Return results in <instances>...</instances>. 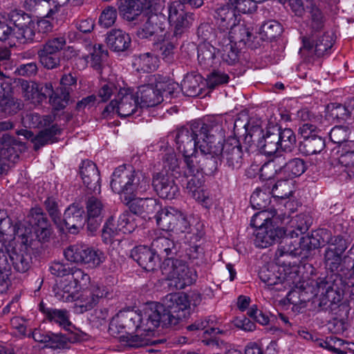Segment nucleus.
<instances>
[{
    "label": "nucleus",
    "mask_w": 354,
    "mask_h": 354,
    "mask_svg": "<svg viewBox=\"0 0 354 354\" xmlns=\"http://www.w3.org/2000/svg\"><path fill=\"white\" fill-rule=\"evenodd\" d=\"M53 122V117L50 115L41 116L35 113H30L26 115L22 118V122L25 127L30 128H39L49 125Z\"/></svg>",
    "instance_id": "nucleus-48"
},
{
    "label": "nucleus",
    "mask_w": 354,
    "mask_h": 354,
    "mask_svg": "<svg viewBox=\"0 0 354 354\" xmlns=\"http://www.w3.org/2000/svg\"><path fill=\"white\" fill-rule=\"evenodd\" d=\"M131 256L140 267L147 271L154 270L160 260L153 249L145 245L134 248L131 250Z\"/></svg>",
    "instance_id": "nucleus-25"
},
{
    "label": "nucleus",
    "mask_w": 354,
    "mask_h": 354,
    "mask_svg": "<svg viewBox=\"0 0 354 354\" xmlns=\"http://www.w3.org/2000/svg\"><path fill=\"white\" fill-rule=\"evenodd\" d=\"M284 272L285 268L283 266L272 264L263 267L259 272V277L268 286H279L276 287V290L281 291L290 286L289 276L283 273Z\"/></svg>",
    "instance_id": "nucleus-19"
},
{
    "label": "nucleus",
    "mask_w": 354,
    "mask_h": 354,
    "mask_svg": "<svg viewBox=\"0 0 354 354\" xmlns=\"http://www.w3.org/2000/svg\"><path fill=\"white\" fill-rule=\"evenodd\" d=\"M107 56V52L104 50L103 46L100 44L95 46L93 49L91 57V66L100 71L102 68V63L104 59Z\"/></svg>",
    "instance_id": "nucleus-59"
},
{
    "label": "nucleus",
    "mask_w": 354,
    "mask_h": 354,
    "mask_svg": "<svg viewBox=\"0 0 354 354\" xmlns=\"http://www.w3.org/2000/svg\"><path fill=\"white\" fill-rule=\"evenodd\" d=\"M18 142L10 137L8 134L3 136L2 140H0V173L3 170V160L10 159L15 153V147Z\"/></svg>",
    "instance_id": "nucleus-43"
},
{
    "label": "nucleus",
    "mask_w": 354,
    "mask_h": 354,
    "mask_svg": "<svg viewBox=\"0 0 354 354\" xmlns=\"http://www.w3.org/2000/svg\"><path fill=\"white\" fill-rule=\"evenodd\" d=\"M120 232L121 231L118 223L116 224L113 217L109 218L104 223L102 229V238L103 242L106 244L111 243Z\"/></svg>",
    "instance_id": "nucleus-51"
},
{
    "label": "nucleus",
    "mask_w": 354,
    "mask_h": 354,
    "mask_svg": "<svg viewBox=\"0 0 354 354\" xmlns=\"http://www.w3.org/2000/svg\"><path fill=\"white\" fill-rule=\"evenodd\" d=\"M127 205L133 214L140 215L145 219L147 218H151L150 215L155 212L158 214L162 206L157 199L152 198H140L133 197Z\"/></svg>",
    "instance_id": "nucleus-26"
},
{
    "label": "nucleus",
    "mask_w": 354,
    "mask_h": 354,
    "mask_svg": "<svg viewBox=\"0 0 354 354\" xmlns=\"http://www.w3.org/2000/svg\"><path fill=\"white\" fill-rule=\"evenodd\" d=\"M147 322L142 324V328L134 329L133 332H126L120 337V341L126 346L130 347H140L153 343L151 337L155 328L147 330Z\"/></svg>",
    "instance_id": "nucleus-24"
},
{
    "label": "nucleus",
    "mask_w": 354,
    "mask_h": 354,
    "mask_svg": "<svg viewBox=\"0 0 354 354\" xmlns=\"http://www.w3.org/2000/svg\"><path fill=\"white\" fill-rule=\"evenodd\" d=\"M280 148L283 151H292L296 145V136L290 129H284L277 132Z\"/></svg>",
    "instance_id": "nucleus-52"
},
{
    "label": "nucleus",
    "mask_w": 354,
    "mask_h": 354,
    "mask_svg": "<svg viewBox=\"0 0 354 354\" xmlns=\"http://www.w3.org/2000/svg\"><path fill=\"white\" fill-rule=\"evenodd\" d=\"M91 283L90 276L83 270L75 268L68 274L61 282L62 292H57L56 297L65 302H71V299L83 288Z\"/></svg>",
    "instance_id": "nucleus-15"
},
{
    "label": "nucleus",
    "mask_w": 354,
    "mask_h": 354,
    "mask_svg": "<svg viewBox=\"0 0 354 354\" xmlns=\"http://www.w3.org/2000/svg\"><path fill=\"white\" fill-rule=\"evenodd\" d=\"M103 211V205L100 200L91 197L86 203L88 228L90 231H95L99 226Z\"/></svg>",
    "instance_id": "nucleus-32"
},
{
    "label": "nucleus",
    "mask_w": 354,
    "mask_h": 354,
    "mask_svg": "<svg viewBox=\"0 0 354 354\" xmlns=\"http://www.w3.org/2000/svg\"><path fill=\"white\" fill-rule=\"evenodd\" d=\"M225 32H227L228 38L225 39L226 42L233 44L234 45L241 44H245L250 39L251 31L244 24L239 22L233 27L230 28Z\"/></svg>",
    "instance_id": "nucleus-34"
},
{
    "label": "nucleus",
    "mask_w": 354,
    "mask_h": 354,
    "mask_svg": "<svg viewBox=\"0 0 354 354\" xmlns=\"http://www.w3.org/2000/svg\"><path fill=\"white\" fill-rule=\"evenodd\" d=\"M84 0H26V5L29 10H32L36 5L44 3L48 7L47 18L58 19L64 14V6L66 4L79 6Z\"/></svg>",
    "instance_id": "nucleus-20"
},
{
    "label": "nucleus",
    "mask_w": 354,
    "mask_h": 354,
    "mask_svg": "<svg viewBox=\"0 0 354 354\" xmlns=\"http://www.w3.org/2000/svg\"><path fill=\"white\" fill-rule=\"evenodd\" d=\"M64 56L67 59H74L75 64L78 67L84 68L88 63L89 57L80 51L75 50L73 47L69 46L64 52Z\"/></svg>",
    "instance_id": "nucleus-58"
},
{
    "label": "nucleus",
    "mask_w": 354,
    "mask_h": 354,
    "mask_svg": "<svg viewBox=\"0 0 354 354\" xmlns=\"http://www.w3.org/2000/svg\"><path fill=\"white\" fill-rule=\"evenodd\" d=\"M147 317L143 313V306L138 310H122L120 311L110 323L109 330L114 333L118 331L119 333L122 329L126 332H133L134 329L142 328V324H146Z\"/></svg>",
    "instance_id": "nucleus-16"
},
{
    "label": "nucleus",
    "mask_w": 354,
    "mask_h": 354,
    "mask_svg": "<svg viewBox=\"0 0 354 354\" xmlns=\"http://www.w3.org/2000/svg\"><path fill=\"white\" fill-rule=\"evenodd\" d=\"M184 174L188 178L186 188L189 194L203 207H210L212 201L205 187V176L202 168L190 173L184 171Z\"/></svg>",
    "instance_id": "nucleus-18"
},
{
    "label": "nucleus",
    "mask_w": 354,
    "mask_h": 354,
    "mask_svg": "<svg viewBox=\"0 0 354 354\" xmlns=\"http://www.w3.org/2000/svg\"><path fill=\"white\" fill-rule=\"evenodd\" d=\"M310 26L314 30H319L324 26V16L321 10L315 5H312L309 10Z\"/></svg>",
    "instance_id": "nucleus-64"
},
{
    "label": "nucleus",
    "mask_w": 354,
    "mask_h": 354,
    "mask_svg": "<svg viewBox=\"0 0 354 354\" xmlns=\"http://www.w3.org/2000/svg\"><path fill=\"white\" fill-rule=\"evenodd\" d=\"M201 153L212 158L225 159L230 165L234 166L241 158L242 151L239 140L235 137L228 138L224 144L221 138L209 134L206 145H201Z\"/></svg>",
    "instance_id": "nucleus-6"
},
{
    "label": "nucleus",
    "mask_w": 354,
    "mask_h": 354,
    "mask_svg": "<svg viewBox=\"0 0 354 354\" xmlns=\"http://www.w3.org/2000/svg\"><path fill=\"white\" fill-rule=\"evenodd\" d=\"M88 248V245L84 244L73 245L64 250V254L67 261L85 266Z\"/></svg>",
    "instance_id": "nucleus-37"
},
{
    "label": "nucleus",
    "mask_w": 354,
    "mask_h": 354,
    "mask_svg": "<svg viewBox=\"0 0 354 354\" xmlns=\"http://www.w3.org/2000/svg\"><path fill=\"white\" fill-rule=\"evenodd\" d=\"M160 268L162 274L169 281V285L176 289H183L196 280V271L183 260L167 258Z\"/></svg>",
    "instance_id": "nucleus-8"
},
{
    "label": "nucleus",
    "mask_w": 354,
    "mask_h": 354,
    "mask_svg": "<svg viewBox=\"0 0 354 354\" xmlns=\"http://www.w3.org/2000/svg\"><path fill=\"white\" fill-rule=\"evenodd\" d=\"M155 47L160 51L164 60L168 62L172 61L175 45L167 36V33L160 35V38H157V41L155 42Z\"/></svg>",
    "instance_id": "nucleus-42"
},
{
    "label": "nucleus",
    "mask_w": 354,
    "mask_h": 354,
    "mask_svg": "<svg viewBox=\"0 0 354 354\" xmlns=\"http://www.w3.org/2000/svg\"><path fill=\"white\" fill-rule=\"evenodd\" d=\"M285 166V158L276 156L264 163L259 169L260 178L263 180L282 178V169Z\"/></svg>",
    "instance_id": "nucleus-29"
},
{
    "label": "nucleus",
    "mask_w": 354,
    "mask_h": 354,
    "mask_svg": "<svg viewBox=\"0 0 354 354\" xmlns=\"http://www.w3.org/2000/svg\"><path fill=\"white\" fill-rule=\"evenodd\" d=\"M156 254L159 256L167 257L174 250V243L172 240L161 236L154 239L151 243Z\"/></svg>",
    "instance_id": "nucleus-46"
},
{
    "label": "nucleus",
    "mask_w": 354,
    "mask_h": 354,
    "mask_svg": "<svg viewBox=\"0 0 354 354\" xmlns=\"http://www.w3.org/2000/svg\"><path fill=\"white\" fill-rule=\"evenodd\" d=\"M202 76L196 73H188L181 82L183 92L187 96H196L201 90Z\"/></svg>",
    "instance_id": "nucleus-38"
},
{
    "label": "nucleus",
    "mask_w": 354,
    "mask_h": 354,
    "mask_svg": "<svg viewBox=\"0 0 354 354\" xmlns=\"http://www.w3.org/2000/svg\"><path fill=\"white\" fill-rule=\"evenodd\" d=\"M308 229L307 216L305 214H299L291 218L286 230L277 226L276 224L258 227L255 232L254 244L258 248H266L283 236L291 239L298 237Z\"/></svg>",
    "instance_id": "nucleus-4"
},
{
    "label": "nucleus",
    "mask_w": 354,
    "mask_h": 354,
    "mask_svg": "<svg viewBox=\"0 0 354 354\" xmlns=\"http://www.w3.org/2000/svg\"><path fill=\"white\" fill-rule=\"evenodd\" d=\"M208 125L201 122H194L189 128H182L176 131L175 142L176 149L184 160L185 170L194 172L201 168L197 149L207 143L209 136Z\"/></svg>",
    "instance_id": "nucleus-3"
},
{
    "label": "nucleus",
    "mask_w": 354,
    "mask_h": 354,
    "mask_svg": "<svg viewBox=\"0 0 354 354\" xmlns=\"http://www.w3.org/2000/svg\"><path fill=\"white\" fill-rule=\"evenodd\" d=\"M86 259L85 266L87 268H96L106 261V256L102 250L97 248L89 246Z\"/></svg>",
    "instance_id": "nucleus-50"
},
{
    "label": "nucleus",
    "mask_w": 354,
    "mask_h": 354,
    "mask_svg": "<svg viewBox=\"0 0 354 354\" xmlns=\"http://www.w3.org/2000/svg\"><path fill=\"white\" fill-rule=\"evenodd\" d=\"M134 215L129 212H124L120 216L118 225L121 232L124 234L131 233L136 229L137 224L135 222Z\"/></svg>",
    "instance_id": "nucleus-55"
},
{
    "label": "nucleus",
    "mask_w": 354,
    "mask_h": 354,
    "mask_svg": "<svg viewBox=\"0 0 354 354\" xmlns=\"http://www.w3.org/2000/svg\"><path fill=\"white\" fill-rule=\"evenodd\" d=\"M153 186L158 195L162 198L173 199L179 193L174 179L164 171L157 173L153 178Z\"/></svg>",
    "instance_id": "nucleus-22"
},
{
    "label": "nucleus",
    "mask_w": 354,
    "mask_h": 354,
    "mask_svg": "<svg viewBox=\"0 0 354 354\" xmlns=\"http://www.w3.org/2000/svg\"><path fill=\"white\" fill-rule=\"evenodd\" d=\"M24 20V17L21 16L15 22L10 21L8 24L0 21V40H8L10 46H15L16 41L24 42L32 40L35 24L30 19L26 22L22 21Z\"/></svg>",
    "instance_id": "nucleus-11"
},
{
    "label": "nucleus",
    "mask_w": 354,
    "mask_h": 354,
    "mask_svg": "<svg viewBox=\"0 0 354 354\" xmlns=\"http://www.w3.org/2000/svg\"><path fill=\"white\" fill-rule=\"evenodd\" d=\"M277 132H279L277 122L270 121L267 127L266 133L261 127H254L250 130V134L254 140H257L258 146L262 151L268 156H271L275 153L280 147Z\"/></svg>",
    "instance_id": "nucleus-17"
},
{
    "label": "nucleus",
    "mask_w": 354,
    "mask_h": 354,
    "mask_svg": "<svg viewBox=\"0 0 354 354\" xmlns=\"http://www.w3.org/2000/svg\"><path fill=\"white\" fill-rule=\"evenodd\" d=\"M80 175L84 183L94 192H100V174L94 162L91 160H84L80 167Z\"/></svg>",
    "instance_id": "nucleus-31"
},
{
    "label": "nucleus",
    "mask_w": 354,
    "mask_h": 354,
    "mask_svg": "<svg viewBox=\"0 0 354 354\" xmlns=\"http://www.w3.org/2000/svg\"><path fill=\"white\" fill-rule=\"evenodd\" d=\"M116 19V9L113 7L108 6L102 10L99 17V23L102 26L109 28L115 24Z\"/></svg>",
    "instance_id": "nucleus-60"
},
{
    "label": "nucleus",
    "mask_w": 354,
    "mask_h": 354,
    "mask_svg": "<svg viewBox=\"0 0 354 354\" xmlns=\"http://www.w3.org/2000/svg\"><path fill=\"white\" fill-rule=\"evenodd\" d=\"M261 211H259L254 214L251 218L250 224L252 227H260L261 226H269L270 225L274 224V216L276 215L275 211H268L261 209Z\"/></svg>",
    "instance_id": "nucleus-45"
},
{
    "label": "nucleus",
    "mask_w": 354,
    "mask_h": 354,
    "mask_svg": "<svg viewBox=\"0 0 354 354\" xmlns=\"http://www.w3.org/2000/svg\"><path fill=\"white\" fill-rule=\"evenodd\" d=\"M120 89L115 97L104 109L103 115L108 117L116 113L120 118L129 117L141 109L139 101L129 88L119 85Z\"/></svg>",
    "instance_id": "nucleus-10"
},
{
    "label": "nucleus",
    "mask_w": 354,
    "mask_h": 354,
    "mask_svg": "<svg viewBox=\"0 0 354 354\" xmlns=\"http://www.w3.org/2000/svg\"><path fill=\"white\" fill-rule=\"evenodd\" d=\"M34 234L40 241H46L50 234V228L40 207L32 208L25 223L18 226L15 239L21 242L20 245H15L8 250L9 259L19 272H26L30 267L28 245Z\"/></svg>",
    "instance_id": "nucleus-1"
},
{
    "label": "nucleus",
    "mask_w": 354,
    "mask_h": 354,
    "mask_svg": "<svg viewBox=\"0 0 354 354\" xmlns=\"http://www.w3.org/2000/svg\"><path fill=\"white\" fill-rule=\"evenodd\" d=\"M119 85L121 84L118 83L116 85L111 81L104 83L98 91V97L103 102L107 101L114 93L118 92Z\"/></svg>",
    "instance_id": "nucleus-63"
},
{
    "label": "nucleus",
    "mask_w": 354,
    "mask_h": 354,
    "mask_svg": "<svg viewBox=\"0 0 354 354\" xmlns=\"http://www.w3.org/2000/svg\"><path fill=\"white\" fill-rule=\"evenodd\" d=\"M277 182L270 187L271 195L274 198H286L293 192L294 185L292 180L288 178L276 179Z\"/></svg>",
    "instance_id": "nucleus-40"
},
{
    "label": "nucleus",
    "mask_w": 354,
    "mask_h": 354,
    "mask_svg": "<svg viewBox=\"0 0 354 354\" xmlns=\"http://www.w3.org/2000/svg\"><path fill=\"white\" fill-rule=\"evenodd\" d=\"M118 10L124 19L131 21L141 14L142 5L140 0H120Z\"/></svg>",
    "instance_id": "nucleus-36"
},
{
    "label": "nucleus",
    "mask_w": 354,
    "mask_h": 354,
    "mask_svg": "<svg viewBox=\"0 0 354 354\" xmlns=\"http://www.w3.org/2000/svg\"><path fill=\"white\" fill-rule=\"evenodd\" d=\"M141 176L131 167L120 166L112 175L111 187L120 195L121 201L129 204L138 192L145 191L149 187L147 178Z\"/></svg>",
    "instance_id": "nucleus-5"
},
{
    "label": "nucleus",
    "mask_w": 354,
    "mask_h": 354,
    "mask_svg": "<svg viewBox=\"0 0 354 354\" xmlns=\"http://www.w3.org/2000/svg\"><path fill=\"white\" fill-rule=\"evenodd\" d=\"M348 133L349 130L347 127L336 126L330 130L329 136L333 142L341 145L346 141Z\"/></svg>",
    "instance_id": "nucleus-61"
},
{
    "label": "nucleus",
    "mask_w": 354,
    "mask_h": 354,
    "mask_svg": "<svg viewBox=\"0 0 354 354\" xmlns=\"http://www.w3.org/2000/svg\"><path fill=\"white\" fill-rule=\"evenodd\" d=\"M333 46L332 36L328 33L317 36L312 43L308 41H304V46L301 50H306L308 55L315 54L317 57L323 56Z\"/></svg>",
    "instance_id": "nucleus-27"
},
{
    "label": "nucleus",
    "mask_w": 354,
    "mask_h": 354,
    "mask_svg": "<svg viewBox=\"0 0 354 354\" xmlns=\"http://www.w3.org/2000/svg\"><path fill=\"white\" fill-rule=\"evenodd\" d=\"M106 41L113 51L123 52L130 47L131 39L129 35L122 30L113 29L107 33Z\"/></svg>",
    "instance_id": "nucleus-30"
},
{
    "label": "nucleus",
    "mask_w": 354,
    "mask_h": 354,
    "mask_svg": "<svg viewBox=\"0 0 354 354\" xmlns=\"http://www.w3.org/2000/svg\"><path fill=\"white\" fill-rule=\"evenodd\" d=\"M270 186L264 190L257 188L250 197V203L254 208L261 209L270 203Z\"/></svg>",
    "instance_id": "nucleus-44"
},
{
    "label": "nucleus",
    "mask_w": 354,
    "mask_h": 354,
    "mask_svg": "<svg viewBox=\"0 0 354 354\" xmlns=\"http://www.w3.org/2000/svg\"><path fill=\"white\" fill-rule=\"evenodd\" d=\"M189 301L183 293L167 295L162 303L148 302L143 306V313L147 317V330L156 328L160 322L176 325L189 314Z\"/></svg>",
    "instance_id": "nucleus-2"
},
{
    "label": "nucleus",
    "mask_w": 354,
    "mask_h": 354,
    "mask_svg": "<svg viewBox=\"0 0 354 354\" xmlns=\"http://www.w3.org/2000/svg\"><path fill=\"white\" fill-rule=\"evenodd\" d=\"M39 59L41 64L48 69H53L57 67L59 63V57L58 54L46 51L42 48L39 53Z\"/></svg>",
    "instance_id": "nucleus-57"
},
{
    "label": "nucleus",
    "mask_w": 354,
    "mask_h": 354,
    "mask_svg": "<svg viewBox=\"0 0 354 354\" xmlns=\"http://www.w3.org/2000/svg\"><path fill=\"white\" fill-rule=\"evenodd\" d=\"M48 318L51 322L58 324L67 331L73 332L74 328L69 321V317L66 310L52 309L48 312Z\"/></svg>",
    "instance_id": "nucleus-47"
},
{
    "label": "nucleus",
    "mask_w": 354,
    "mask_h": 354,
    "mask_svg": "<svg viewBox=\"0 0 354 354\" xmlns=\"http://www.w3.org/2000/svg\"><path fill=\"white\" fill-rule=\"evenodd\" d=\"M21 88L24 92V96L36 104L41 102L47 96L50 97V102L56 110L64 109L69 100V91L64 88L61 90V95L53 91L51 83L39 85L36 82L21 81Z\"/></svg>",
    "instance_id": "nucleus-7"
},
{
    "label": "nucleus",
    "mask_w": 354,
    "mask_h": 354,
    "mask_svg": "<svg viewBox=\"0 0 354 354\" xmlns=\"http://www.w3.org/2000/svg\"><path fill=\"white\" fill-rule=\"evenodd\" d=\"M159 59L151 53H145L136 57L133 66L138 71L151 72L158 66Z\"/></svg>",
    "instance_id": "nucleus-39"
},
{
    "label": "nucleus",
    "mask_w": 354,
    "mask_h": 354,
    "mask_svg": "<svg viewBox=\"0 0 354 354\" xmlns=\"http://www.w3.org/2000/svg\"><path fill=\"white\" fill-rule=\"evenodd\" d=\"M187 3L192 7L198 8L203 3V0H178L171 2L168 7V21L174 28L175 35H180L185 32L194 21L192 13L184 10V4Z\"/></svg>",
    "instance_id": "nucleus-9"
},
{
    "label": "nucleus",
    "mask_w": 354,
    "mask_h": 354,
    "mask_svg": "<svg viewBox=\"0 0 354 354\" xmlns=\"http://www.w3.org/2000/svg\"><path fill=\"white\" fill-rule=\"evenodd\" d=\"M325 147L324 140L319 136L305 139L303 152L308 156L320 153Z\"/></svg>",
    "instance_id": "nucleus-53"
},
{
    "label": "nucleus",
    "mask_w": 354,
    "mask_h": 354,
    "mask_svg": "<svg viewBox=\"0 0 354 354\" xmlns=\"http://www.w3.org/2000/svg\"><path fill=\"white\" fill-rule=\"evenodd\" d=\"M82 290L71 301L74 303V312L78 314L93 309L100 298L107 297L109 295L106 287L95 281H91V283Z\"/></svg>",
    "instance_id": "nucleus-12"
},
{
    "label": "nucleus",
    "mask_w": 354,
    "mask_h": 354,
    "mask_svg": "<svg viewBox=\"0 0 354 354\" xmlns=\"http://www.w3.org/2000/svg\"><path fill=\"white\" fill-rule=\"evenodd\" d=\"M167 82L156 75L148 76V84L138 88L136 97L140 99V108L154 106L162 100V91L165 90Z\"/></svg>",
    "instance_id": "nucleus-14"
},
{
    "label": "nucleus",
    "mask_w": 354,
    "mask_h": 354,
    "mask_svg": "<svg viewBox=\"0 0 354 354\" xmlns=\"http://www.w3.org/2000/svg\"><path fill=\"white\" fill-rule=\"evenodd\" d=\"M306 169V165L304 160L301 158H293L286 162L282 169L283 178H288L291 180L301 176Z\"/></svg>",
    "instance_id": "nucleus-41"
},
{
    "label": "nucleus",
    "mask_w": 354,
    "mask_h": 354,
    "mask_svg": "<svg viewBox=\"0 0 354 354\" xmlns=\"http://www.w3.org/2000/svg\"><path fill=\"white\" fill-rule=\"evenodd\" d=\"M10 275V266L8 263L5 253L0 248V292L6 291L8 288Z\"/></svg>",
    "instance_id": "nucleus-49"
},
{
    "label": "nucleus",
    "mask_w": 354,
    "mask_h": 354,
    "mask_svg": "<svg viewBox=\"0 0 354 354\" xmlns=\"http://www.w3.org/2000/svg\"><path fill=\"white\" fill-rule=\"evenodd\" d=\"M344 105L331 103L326 106V117L330 119L346 120L349 115L348 109Z\"/></svg>",
    "instance_id": "nucleus-56"
},
{
    "label": "nucleus",
    "mask_w": 354,
    "mask_h": 354,
    "mask_svg": "<svg viewBox=\"0 0 354 354\" xmlns=\"http://www.w3.org/2000/svg\"><path fill=\"white\" fill-rule=\"evenodd\" d=\"M84 211L77 205H72L69 206L64 212V221L62 223H56L61 230H68L72 234L77 233L80 229L84 225L83 217Z\"/></svg>",
    "instance_id": "nucleus-21"
},
{
    "label": "nucleus",
    "mask_w": 354,
    "mask_h": 354,
    "mask_svg": "<svg viewBox=\"0 0 354 354\" xmlns=\"http://www.w3.org/2000/svg\"><path fill=\"white\" fill-rule=\"evenodd\" d=\"M198 60L204 68H209L216 64L220 59L216 55L215 47L209 43H203L198 48Z\"/></svg>",
    "instance_id": "nucleus-35"
},
{
    "label": "nucleus",
    "mask_w": 354,
    "mask_h": 354,
    "mask_svg": "<svg viewBox=\"0 0 354 354\" xmlns=\"http://www.w3.org/2000/svg\"><path fill=\"white\" fill-rule=\"evenodd\" d=\"M329 235L327 232L324 230L314 232L310 236H307L309 241L310 248H319L324 245L328 241Z\"/></svg>",
    "instance_id": "nucleus-62"
},
{
    "label": "nucleus",
    "mask_w": 354,
    "mask_h": 354,
    "mask_svg": "<svg viewBox=\"0 0 354 354\" xmlns=\"http://www.w3.org/2000/svg\"><path fill=\"white\" fill-rule=\"evenodd\" d=\"M57 129L53 127L51 129L40 131L37 136L29 130L21 129L17 131L18 136H24L26 139L30 140L35 149H38L44 145L52 142L53 137L57 134Z\"/></svg>",
    "instance_id": "nucleus-33"
},
{
    "label": "nucleus",
    "mask_w": 354,
    "mask_h": 354,
    "mask_svg": "<svg viewBox=\"0 0 354 354\" xmlns=\"http://www.w3.org/2000/svg\"><path fill=\"white\" fill-rule=\"evenodd\" d=\"M144 24L138 31V35L140 38H148L156 35L160 38V35L165 32V17L164 15L151 14L149 16H143Z\"/></svg>",
    "instance_id": "nucleus-23"
},
{
    "label": "nucleus",
    "mask_w": 354,
    "mask_h": 354,
    "mask_svg": "<svg viewBox=\"0 0 354 354\" xmlns=\"http://www.w3.org/2000/svg\"><path fill=\"white\" fill-rule=\"evenodd\" d=\"M215 19L218 28L225 32L240 22V15L227 5L217 9Z\"/></svg>",
    "instance_id": "nucleus-28"
},
{
    "label": "nucleus",
    "mask_w": 354,
    "mask_h": 354,
    "mask_svg": "<svg viewBox=\"0 0 354 354\" xmlns=\"http://www.w3.org/2000/svg\"><path fill=\"white\" fill-rule=\"evenodd\" d=\"M218 51H221L223 61L228 64H233L238 59V50L236 45L224 41L221 43V49H219Z\"/></svg>",
    "instance_id": "nucleus-54"
},
{
    "label": "nucleus",
    "mask_w": 354,
    "mask_h": 354,
    "mask_svg": "<svg viewBox=\"0 0 354 354\" xmlns=\"http://www.w3.org/2000/svg\"><path fill=\"white\" fill-rule=\"evenodd\" d=\"M156 223L160 229L176 234L189 233L190 223L187 215L174 207L160 208L156 215Z\"/></svg>",
    "instance_id": "nucleus-13"
}]
</instances>
